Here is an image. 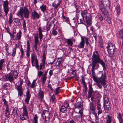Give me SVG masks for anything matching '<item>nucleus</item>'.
<instances>
[{
    "label": "nucleus",
    "instance_id": "bf43d9fd",
    "mask_svg": "<svg viewBox=\"0 0 123 123\" xmlns=\"http://www.w3.org/2000/svg\"><path fill=\"white\" fill-rule=\"evenodd\" d=\"M60 87H59L56 89L55 93V94L57 95L59 93V91L60 90Z\"/></svg>",
    "mask_w": 123,
    "mask_h": 123
},
{
    "label": "nucleus",
    "instance_id": "0eeeda50",
    "mask_svg": "<svg viewBox=\"0 0 123 123\" xmlns=\"http://www.w3.org/2000/svg\"><path fill=\"white\" fill-rule=\"evenodd\" d=\"M93 90L92 87V85L89 83V90L88 92V98L91 97V100L92 101H93L94 96H95L94 94H93V96H92L93 92Z\"/></svg>",
    "mask_w": 123,
    "mask_h": 123
},
{
    "label": "nucleus",
    "instance_id": "9b49d317",
    "mask_svg": "<svg viewBox=\"0 0 123 123\" xmlns=\"http://www.w3.org/2000/svg\"><path fill=\"white\" fill-rule=\"evenodd\" d=\"M45 51H43V58L42 59V62L41 64H40L39 67V69L40 70H41L42 68L43 67L45 63V60L46 59L45 57Z\"/></svg>",
    "mask_w": 123,
    "mask_h": 123
},
{
    "label": "nucleus",
    "instance_id": "338daca9",
    "mask_svg": "<svg viewBox=\"0 0 123 123\" xmlns=\"http://www.w3.org/2000/svg\"><path fill=\"white\" fill-rule=\"evenodd\" d=\"M24 116H23V115L22 116H20V118L21 120H26V118H25V117H24Z\"/></svg>",
    "mask_w": 123,
    "mask_h": 123
},
{
    "label": "nucleus",
    "instance_id": "ddd939ff",
    "mask_svg": "<svg viewBox=\"0 0 123 123\" xmlns=\"http://www.w3.org/2000/svg\"><path fill=\"white\" fill-rule=\"evenodd\" d=\"M61 3L60 0H55L53 3L52 6L55 9H57Z\"/></svg>",
    "mask_w": 123,
    "mask_h": 123
},
{
    "label": "nucleus",
    "instance_id": "393cba45",
    "mask_svg": "<svg viewBox=\"0 0 123 123\" xmlns=\"http://www.w3.org/2000/svg\"><path fill=\"white\" fill-rule=\"evenodd\" d=\"M18 109L16 107H15L13 109L12 112V115H13L14 117H17L18 114L17 113Z\"/></svg>",
    "mask_w": 123,
    "mask_h": 123
},
{
    "label": "nucleus",
    "instance_id": "c85d7f7f",
    "mask_svg": "<svg viewBox=\"0 0 123 123\" xmlns=\"http://www.w3.org/2000/svg\"><path fill=\"white\" fill-rule=\"evenodd\" d=\"M90 109L91 110L94 111L95 109L96 106L92 102H91L90 104Z\"/></svg>",
    "mask_w": 123,
    "mask_h": 123
},
{
    "label": "nucleus",
    "instance_id": "c03bdc74",
    "mask_svg": "<svg viewBox=\"0 0 123 123\" xmlns=\"http://www.w3.org/2000/svg\"><path fill=\"white\" fill-rule=\"evenodd\" d=\"M26 23L25 20H24L23 22V28L25 31H26L27 30L26 26Z\"/></svg>",
    "mask_w": 123,
    "mask_h": 123
},
{
    "label": "nucleus",
    "instance_id": "e433bc0d",
    "mask_svg": "<svg viewBox=\"0 0 123 123\" xmlns=\"http://www.w3.org/2000/svg\"><path fill=\"white\" fill-rule=\"evenodd\" d=\"M17 47V45L16 44L15 46L13 49L12 54V55L13 57L15 56L16 54Z\"/></svg>",
    "mask_w": 123,
    "mask_h": 123
},
{
    "label": "nucleus",
    "instance_id": "9d476101",
    "mask_svg": "<svg viewBox=\"0 0 123 123\" xmlns=\"http://www.w3.org/2000/svg\"><path fill=\"white\" fill-rule=\"evenodd\" d=\"M106 5H105V3H104V1L102 0H101V1L99 2V6L100 8L101 9L102 12L104 13L105 11L106 10V9L105 7V6L106 7V8L107 7L109 8V5L108 6H106Z\"/></svg>",
    "mask_w": 123,
    "mask_h": 123
},
{
    "label": "nucleus",
    "instance_id": "ea45409f",
    "mask_svg": "<svg viewBox=\"0 0 123 123\" xmlns=\"http://www.w3.org/2000/svg\"><path fill=\"white\" fill-rule=\"evenodd\" d=\"M38 96L41 98H42L43 96V93L42 91L40 90L38 93Z\"/></svg>",
    "mask_w": 123,
    "mask_h": 123
},
{
    "label": "nucleus",
    "instance_id": "aec40b11",
    "mask_svg": "<svg viewBox=\"0 0 123 123\" xmlns=\"http://www.w3.org/2000/svg\"><path fill=\"white\" fill-rule=\"evenodd\" d=\"M116 11L117 12V15L119 16L121 13V9L119 5L118 4L115 8Z\"/></svg>",
    "mask_w": 123,
    "mask_h": 123
},
{
    "label": "nucleus",
    "instance_id": "473e14b6",
    "mask_svg": "<svg viewBox=\"0 0 123 123\" xmlns=\"http://www.w3.org/2000/svg\"><path fill=\"white\" fill-rule=\"evenodd\" d=\"M12 16L11 13L10 14L9 17L8 22L9 24L11 25L12 21Z\"/></svg>",
    "mask_w": 123,
    "mask_h": 123
},
{
    "label": "nucleus",
    "instance_id": "bb28decb",
    "mask_svg": "<svg viewBox=\"0 0 123 123\" xmlns=\"http://www.w3.org/2000/svg\"><path fill=\"white\" fill-rule=\"evenodd\" d=\"M58 60L55 63V65L56 67H59L61 63L62 60L61 58H58Z\"/></svg>",
    "mask_w": 123,
    "mask_h": 123
},
{
    "label": "nucleus",
    "instance_id": "dca6fc26",
    "mask_svg": "<svg viewBox=\"0 0 123 123\" xmlns=\"http://www.w3.org/2000/svg\"><path fill=\"white\" fill-rule=\"evenodd\" d=\"M83 107V106L81 105V103L80 102H79L76 103L75 105L74 108H78L79 109H82Z\"/></svg>",
    "mask_w": 123,
    "mask_h": 123
},
{
    "label": "nucleus",
    "instance_id": "5701e85b",
    "mask_svg": "<svg viewBox=\"0 0 123 123\" xmlns=\"http://www.w3.org/2000/svg\"><path fill=\"white\" fill-rule=\"evenodd\" d=\"M59 110L60 112L64 113H66L67 112L66 108L63 105L60 107Z\"/></svg>",
    "mask_w": 123,
    "mask_h": 123
},
{
    "label": "nucleus",
    "instance_id": "423d86ee",
    "mask_svg": "<svg viewBox=\"0 0 123 123\" xmlns=\"http://www.w3.org/2000/svg\"><path fill=\"white\" fill-rule=\"evenodd\" d=\"M4 112L5 116L7 117L6 119H5L4 123H7L8 122L9 119L10 118V112L9 111V108H6Z\"/></svg>",
    "mask_w": 123,
    "mask_h": 123
},
{
    "label": "nucleus",
    "instance_id": "c9c22d12",
    "mask_svg": "<svg viewBox=\"0 0 123 123\" xmlns=\"http://www.w3.org/2000/svg\"><path fill=\"white\" fill-rule=\"evenodd\" d=\"M103 99L104 100V103H107L108 102L109 99L108 97L106 95H104L103 96Z\"/></svg>",
    "mask_w": 123,
    "mask_h": 123
},
{
    "label": "nucleus",
    "instance_id": "6e6d98bb",
    "mask_svg": "<svg viewBox=\"0 0 123 123\" xmlns=\"http://www.w3.org/2000/svg\"><path fill=\"white\" fill-rule=\"evenodd\" d=\"M27 49L26 50L30 51V44H29V42L28 41H27Z\"/></svg>",
    "mask_w": 123,
    "mask_h": 123
},
{
    "label": "nucleus",
    "instance_id": "680f3d73",
    "mask_svg": "<svg viewBox=\"0 0 123 123\" xmlns=\"http://www.w3.org/2000/svg\"><path fill=\"white\" fill-rule=\"evenodd\" d=\"M17 15H20L21 18H22V19H23L24 17H23V14L22 13L21 14H20L19 13V11H18V13L17 14Z\"/></svg>",
    "mask_w": 123,
    "mask_h": 123
},
{
    "label": "nucleus",
    "instance_id": "4468645a",
    "mask_svg": "<svg viewBox=\"0 0 123 123\" xmlns=\"http://www.w3.org/2000/svg\"><path fill=\"white\" fill-rule=\"evenodd\" d=\"M86 20L85 24L86 26L89 27L91 25L92 23V18H90L89 17H87L86 18Z\"/></svg>",
    "mask_w": 123,
    "mask_h": 123
},
{
    "label": "nucleus",
    "instance_id": "412c9836",
    "mask_svg": "<svg viewBox=\"0 0 123 123\" xmlns=\"http://www.w3.org/2000/svg\"><path fill=\"white\" fill-rule=\"evenodd\" d=\"M80 14L82 16V18H86L88 17H87V12L86 10H82Z\"/></svg>",
    "mask_w": 123,
    "mask_h": 123
},
{
    "label": "nucleus",
    "instance_id": "37998d69",
    "mask_svg": "<svg viewBox=\"0 0 123 123\" xmlns=\"http://www.w3.org/2000/svg\"><path fill=\"white\" fill-rule=\"evenodd\" d=\"M81 83L83 85V86L86 85L85 84V79L83 76L81 77Z\"/></svg>",
    "mask_w": 123,
    "mask_h": 123
},
{
    "label": "nucleus",
    "instance_id": "5fc2aeb1",
    "mask_svg": "<svg viewBox=\"0 0 123 123\" xmlns=\"http://www.w3.org/2000/svg\"><path fill=\"white\" fill-rule=\"evenodd\" d=\"M55 97L54 95H53L51 97L50 100L51 102L53 103L54 102V100L55 99Z\"/></svg>",
    "mask_w": 123,
    "mask_h": 123
},
{
    "label": "nucleus",
    "instance_id": "20e7f679",
    "mask_svg": "<svg viewBox=\"0 0 123 123\" xmlns=\"http://www.w3.org/2000/svg\"><path fill=\"white\" fill-rule=\"evenodd\" d=\"M21 31L19 30V32L17 34L15 29H14L11 37L14 40H18L20 39L21 37Z\"/></svg>",
    "mask_w": 123,
    "mask_h": 123
},
{
    "label": "nucleus",
    "instance_id": "2f4dec72",
    "mask_svg": "<svg viewBox=\"0 0 123 123\" xmlns=\"http://www.w3.org/2000/svg\"><path fill=\"white\" fill-rule=\"evenodd\" d=\"M17 89L18 91L19 95L21 96L23 94L22 88H17Z\"/></svg>",
    "mask_w": 123,
    "mask_h": 123
},
{
    "label": "nucleus",
    "instance_id": "cd10ccee",
    "mask_svg": "<svg viewBox=\"0 0 123 123\" xmlns=\"http://www.w3.org/2000/svg\"><path fill=\"white\" fill-rule=\"evenodd\" d=\"M117 118L118 119L120 123H123V119L120 113H117Z\"/></svg>",
    "mask_w": 123,
    "mask_h": 123
},
{
    "label": "nucleus",
    "instance_id": "3c124183",
    "mask_svg": "<svg viewBox=\"0 0 123 123\" xmlns=\"http://www.w3.org/2000/svg\"><path fill=\"white\" fill-rule=\"evenodd\" d=\"M4 103L5 105L6 106V108H9V106L7 104L6 101L5 99H4L3 100Z\"/></svg>",
    "mask_w": 123,
    "mask_h": 123
},
{
    "label": "nucleus",
    "instance_id": "a211bd4d",
    "mask_svg": "<svg viewBox=\"0 0 123 123\" xmlns=\"http://www.w3.org/2000/svg\"><path fill=\"white\" fill-rule=\"evenodd\" d=\"M106 123H111L112 117L109 115H107L105 118Z\"/></svg>",
    "mask_w": 123,
    "mask_h": 123
},
{
    "label": "nucleus",
    "instance_id": "052dcab7",
    "mask_svg": "<svg viewBox=\"0 0 123 123\" xmlns=\"http://www.w3.org/2000/svg\"><path fill=\"white\" fill-rule=\"evenodd\" d=\"M73 118L75 120L77 121H79V120L80 119V118H78V117L77 115L74 116L73 117Z\"/></svg>",
    "mask_w": 123,
    "mask_h": 123
},
{
    "label": "nucleus",
    "instance_id": "f03ea898",
    "mask_svg": "<svg viewBox=\"0 0 123 123\" xmlns=\"http://www.w3.org/2000/svg\"><path fill=\"white\" fill-rule=\"evenodd\" d=\"M18 76V73L16 71L12 70L8 74H6L3 76L4 80L8 81L10 83H14L15 79Z\"/></svg>",
    "mask_w": 123,
    "mask_h": 123
},
{
    "label": "nucleus",
    "instance_id": "6e6552de",
    "mask_svg": "<svg viewBox=\"0 0 123 123\" xmlns=\"http://www.w3.org/2000/svg\"><path fill=\"white\" fill-rule=\"evenodd\" d=\"M109 54L111 55H113L117 49L114 48L112 44L109 43L108 44L106 47Z\"/></svg>",
    "mask_w": 123,
    "mask_h": 123
},
{
    "label": "nucleus",
    "instance_id": "49530a36",
    "mask_svg": "<svg viewBox=\"0 0 123 123\" xmlns=\"http://www.w3.org/2000/svg\"><path fill=\"white\" fill-rule=\"evenodd\" d=\"M40 8L41 10L43 12L45 11L46 9V6L45 5H42L40 7Z\"/></svg>",
    "mask_w": 123,
    "mask_h": 123
},
{
    "label": "nucleus",
    "instance_id": "b1692460",
    "mask_svg": "<svg viewBox=\"0 0 123 123\" xmlns=\"http://www.w3.org/2000/svg\"><path fill=\"white\" fill-rule=\"evenodd\" d=\"M46 72H45L44 74L42 77L41 79L42 82V85L43 86L45 85V82L46 79Z\"/></svg>",
    "mask_w": 123,
    "mask_h": 123
},
{
    "label": "nucleus",
    "instance_id": "f257e3e1",
    "mask_svg": "<svg viewBox=\"0 0 123 123\" xmlns=\"http://www.w3.org/2000/svg\"><path fill=\"white\" fill-rule=\"evenodd\" d=\"M92 59V63L91 64L92 67L91 72L92 74V77L93 80L95 81L98 78L96 75L94 71L95 69V68H96L97 69L99 68V65L98 63L102 65L103 70L106 69V65L104 62L100 58L99 53L97 50H95L93 52Z\"/></svg>",
    "mask_w": 123,
    "mask_h": 123
},
{
    "label": "nucleus",
    "instance_id": "774afa93",
    "mask_svg": "<svg viewBox=\"0 0 123 123\" xmlns=\"http://www.w3.org/2000/svg\"><path fill=\"white\" fill-rule=\"evenodd\" d=\"M76 74V71L75 70H73L72 72V74L74 75Z\"/></svg>",
    "mask_w": 123,
    "mask_h": 123
},
{
    "label": "nucleus",
    "instance_id": "f8f14e48",
    "mask_svg": "<svg viewBox=\"0 0 123 123\" xmlns=\"http://www.w3.org/2000/svg\"><path fill=\"white\" fill-rule=\"evenodd\" d=\"M39 16V14L36 11H34L32 13L31 18L35 20L36 18L38 19Z\"/></svg>",
    "mask_w": 123,
    "mask_h": 123
},
{
    "label": "nucleus",
    "instance_id": "4d7b16f0",
    "mask_svg": "<svg viewBox=\"0 0 123 123\" xmlns=\"http://www.w3.org/2000/svg\"><path fill=\"white\" fill-rule=\"evenodd\" d=\"M62 17L63 19H65V20H68V18L66 17L64 15V12H63L62 13Z\"/></svg>",
    "mask_w": 123,
    "mask_h": 123
},
{
    "label": "nucleus",
    "instance_id": "58836bf2",
    "mask_svg": "<svg viewBox=\"0 0 123 123\" xmlns=\"http://www.w3.org/2000/svg\"><path fill=\"white\" fill-rule=\"evenodd\" d=\"M37 118L38 117L37 114L35 115L34 117L33 121L32 122H34V123H38L37 122Z\"/></svg>",
    "mask_w": 123,
    "mask_h": 123
},
{
    "label": "nucleus",
    "instance_id": "39448f33",
    "mask_svg": "<svg viewBox=\"0 0 123 123\" xmlns=\"http://www.w3.org/2000/svg\"><path fill=\"white\" fill-rule=\"evenodd\" d=\"M22 13L24 14V17L25 18H29V11L26 7H25L24 9L21 8L19 10V14H21Z\"/></svg>",
    "mask_w": 123,
    "mask_h": 123
},
{
    "label": "nucleus",
    "instance_id": "79ce46f5",
    "mask_svg": "<svg viewBox=\"0 0 123 123\" xmlns=\"http://www.w3.org/2000/svg\"><path fill=\"white\" fill-rule=\"evenodd\" d=\"M84 18H82L80 19L79 20H78V23L79 24H83L84 22Z\"/></svg>",
    "mask_w": 123,
    "mask_h": 123
},
{
    "label": "nucleus",
    "instance_id": "e2e57ef3",
    "mask_svg": "<svg viewBox=\"0 0 123 123\" xmlns=\"http://www.w3.org/2000/svg\"><path fill=\"white\" fill-rule=\"evenodd\" d=\"M98 110V115L102 113L103 112L102 110V109L97 110Z\"/></svg>",
    "mask_w": 123,
    "mask_h": 123
},
{
    "label": "nucleus",
    "instance_id": "1a4fd4ad",
    "mask_svg": "<svg viewBox=\"0 0 123 123\" xmlns=\"http://www.w3.org/2000/svg\"><path fill=\"white\" fill-rule=\"evenodd\" d=\"M9 4V2L7 0L4 1L3 2V9L6 15H7L9 10V8L8 6Z\"/></svg>",
    "mask_w": 123,
    "mask_h": 123
},
{
    "label": "nucleus",
    "instance_id": "0e129e2a",
    "mask_svg": "<svg viewBox=\"0 0 123 123\" xmlns=\"http://www.w3.org/2000/svg\"><path fill=\"white\" fill-rule=\"evenodd\" d=\"M30 99V98H26L25 100V102L28 104H29Z\"/></svg>",
    "mask_w": 123,
    "mask_h": 123
},
{
    "label": "nucleus",
    "instance_id": "7ed1b4c3",
    "mask_svg": "<svg viewBox=\"0 0 123 123\" xmlns=\"http://www.w3.org/2000/svg\"><path fill=\"white\" fill-rule=\"evenodd\" d=\"M106 75L105 73L104 74L102 73L101 77H98L96 80L94 81L96 83L97 86L99 88L101 89L102 87L101 85L105 88L106 86Z\"/></svg>",
    "mask_w": 123,
    "mask_h": 123
},
{
    "label": "nucleus",
    "instance_id": "603ef678",
    "mask_svg": "<svg viewBox=\"0 0 123 123\" xmlns=\"http://www.w3.org/2000/svg\"><path fill=\"white\" fill-rule=\"evenodd\" d=\"M23 83V81L22 80H20V84H19L17 86V88H22V84Z\"/></svg>",
    "mask_w": 123,
    "mask_h": 123
},
{
    "label": "nucleus",
    "instance_id": "4be33fe9",
    "mask_svg": "<svg viewBox=\"0 0 123 123\" xmlns=\"http://www.w3.org/2000/svg\"><path fill=\"white\" fill-rule=\"evenodd\" d=\"M13 20L16 24L18 26H19L21 24L20 19L18 18H13Z\"/></svg>",
    "mask_w": 123,
    "mask_h": 123
},
{
    "label": "nucleus",
    "instance_id": "de8ad7c7",
    "mask_svg": "<svg viewBox=\"0 0 123 123\" xmlns=\"http://www.w3.org/2000/svg\"><path fill=\"white\" fill-rule=\"evenodd\" d=\"M26 93V98H30L31 97V95L30 94L29 91V90H27Z\"/></svg>",
    "mask_w": 123,
    "mask_h": 123
},
{
    "label": "nucleus",
    "instance_id": "f3484780",
    "mask_svg": "<svg viewBox=\"0 0 123 123\" xmlns=\"http://www.w3.org/2000/svg\"><path fill=\"white\" fill-rule=\"evenodd\" d=\"M23 110V112L22 113L23 116H28V111L27 109L26 106L25 105H24L22 107Z\"/></svg>",
    "mask_w": 123,
    "mask_h": 123
},
{
    "label": "nucleus",
    "instance_id": "a19ab883",
    "mask_svg": "<svg viewBox=\"0 0 123 123\" xmlns=\"http://www.w3.org/2000/svg\"><path fill=\"white\" fill-rule=\"evenodd\" d=\"M46 113V110H44L43 111V113L42 114V116L43 118L45 119L46 120V116L45 115Z\"/></svg>",
    "mask_w": 123,
    "mask_h": 123
},
{
    "label": "nucleus",
    "instance_id": "f704fd0d",
    "mask_svg": "<svg viewBox=\"0 0 123 123\" xmlns=\"http://www.w3.org/2000/svg\"><path fill=\"white\" fill-rule=\"evenodd\" d=\"M4 62V59H2L0 60V70H2L3 64Z\"/></svg>",
    "mask_w": 123,
    "mask_h": 123
},
{
    "label": "nucleus",
    "instance_id": "864d4df0",
    "mask_svg": "<svg viewBox=\"0 0 123 123\" xmlns=\"http://www.w3.org/2000/svg\"><path fill=\"white\" fill-rule=\"evenodd\" d=\"M110 105H105V106H104V108L105 110H109L110 109Z\"/></svg>",
    "mask_w": 123,
    "mask_h": 123
},
{
    "label": "nucleus",
    "instance_id": "a878e982",
    "mask_svg": "<svg viewBox=\"0 0 123 123\" xmlns=\"http://www.w3.org/2000/svg\"><path fill=\"white\" fill-rule=\"evenodd\" d=\"M78 114V117L79 118L82 119V118L83 117V111L81 109H80L78 112L77 113Z\"/></svg>",
    "mask_w": 123,
    "mask_h": 123
},
{
    "label": "nucleus",
    "instance_id": "c756f323",
    "mask_svg": "<svg viewBox=\"0 0 123 123\" xmlns=\"http://www.w3.org/2000/svg\"><path fill=\"white\" fill-rule=\"evenodd\" d=\"M57 31L58 32H60V29L59 30L57 29H53L52 31V34L54 36L57 35L58 34Z\"/></svg>",
    "mask_w": 123,
    "mask_h": 123
},
{
    "label": "nucleus",
    "instance_id": "7c9ffc66",
    "mask_svg": "<svg viewBox=\"0 0 123 123\" xmlns=\"http://www.w3.org/2000/svg\"><path fill=\"white\" fill-rule=\"evenodd\" d=\"M66 42L68 45L72 46L73 44L72 41L71 39H66Z\"/></svg>",
    "mask_w": 123,
    "mask_h": 123
},
{
    "label": "nucleus",
    "instance_id": "8fccbe9b",
    "mask_svg": "<svg viewBox=\"0 0 123 123\" xmlns=\"http://www.w3.org/2000/svg\"><path fill=\"white\" fill-rule=\"evenodd\" d=\"M120 60L121 62L123 63V51H122L120 54Z\"/></svg>",
    "mask_w": 123,
    "mask_h": 123
},
{
    "label": "nucleus",
    "instance_id": "a18cd8bd",
    "mask_svg": "<svg viewBox=\"0 0 123 123\" xmlns=\"http://www.w3.org/2000/svg\"><path fill=\"white\" fill-rule=\"evenodd\" d=\"M119 33L121 38L123 39V29L119 31Z\"/></svg>",
    "mask_w": 123,
    "mask_h": 123
},
{
    "label": "nucleus",
    "instance_id": "13d9d810",
    "mask_svg": "<svg viewBox=\"0 0 123 123\" xmlns=\"http://www.w3.org/2000/svg\"><path fill=\"white\" fill-rule=\"evenodd\" d=\"M35 80H34L33 81L30 86V87L33 88L35 86Z\"/></svg>",
    "mask_w": 123,
    "mask_h": 123
},
{
    "label": "nucleus",
    "instance_id": "69168bd1",
    "mask_svg": "<svg viewBox=\"0 0 123 123\" xmlns=\"http://www.w3.org/2000/svg\"><path fill=\"white\" fill-rule=\"evenodd\" d=\"M100 21H102L103 19V18L102 16L100 15H98Z\"/></svg>",
    "mask_w": 123,
    "mask_h": 123
},
{
    "label": "nucleus",
    "instance_id": "09e8293b",
    "mask_svg": "<svg viewBox=\"0 0 123 123\" xmlns=\"http://www.w3.org/2000/svg\"><path fill=\"white\" fill-rule=\"evenodd\" d=\"M104 1L105 3V5H106V6H108L109 5V0H102Z\"/></svg>",
    "mask_w": 123,
    "mask_h": 123
},
{
    "label": "nucleus",
    "instance_id": "4c0bfd02",
    "mask_svg": "<svg viewBox=\"0 0 123 123\" xmlns=\"http://www.w3.org/2000/svg\"><path fill=\"white\" fill-rule=\"evenodd\" d=\"M38 31L39 32V38L40 39H41L43 37V35L41 31V28L40 27H39V28L38 29Z\"/></svg>",
    "mask_w": 123,
    "mask_h": 123
},
{
    "label": "nucleus",
    "instance_id": "6ab92c4d",
    "mask_svg": "<svg viewBox=\"0 0 123 123\" xmlns=\"http://www.w3.org/2000/svg\"><path fill=\"white\" fill-rule=\"evenodd\" d=\"M84 40L82 37H81V41L80 42L78 46L80 49L83 48L84 47Z\"/></svg>",
    "mask_w": 123,
    "mask_h": 123
},
{
    "label": "nucleus",
    "instance_id": "72a5a7b5",
    "mask_svg": "<svg viewBox=\"0 0 123 123\" xmlns=\"http://www.w3.org/2000/svg\"><path fill=\"white\" fill-rule=\"evenodd\" d=\"M97 110L102 109L101 105L100 100L98 101V102L97 105Z\"/></svg>",
    "mask_w": 123,
    "mask_h": 123
},
{
    "label": "nucleus",
    "instance_id": "2eb2a0df",
    "mask_svg": "<svg viewBox=\"0 0 123 123\" xmlns=\"http://www.w3.org/2000/svg\"><path fill=\"white\" fill-rule=\"evenodd\" d=\"M34 47L35 50L37 51V46L38 45L39 40H38V35H37L34 38Z\"/></svg>",
    "mask_w": 123,
    "mask_h": 123
}]
</instances>
